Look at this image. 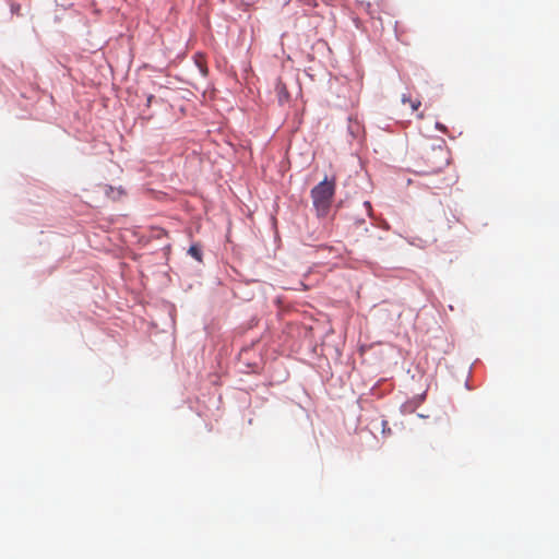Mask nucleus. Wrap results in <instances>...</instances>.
<instances>
[{
  "label": "nucleus",
  "instance_id": "1",
  "mask_svg": "<svg viewBox=\"0 0 559 559\" xmlns=\"http://www.w3.org/2000/svg\"><path fill=\"white\" fill-rule=\"evenodd\" d=\"M335 178L325 177L312 188L311 199L319 216H325L328 214L335 194Z\"/></svg>",
  "mask_w": 559,
  "mask_h": 559
},
{
  "label": "nucleus",
  "instance_id": "2",
  "mask_svg": "<svg viewBox=\"0 0 559 559\" xmlns=\"http://www.w3.org/2000/svg\"><path fill=\"white\" fill-rule=\"evenodd\" d=\"M425 167L423 174L431 175L443 170L450 163V152L444 145L426 148L421 155Z\"/></svg>",
  "mask_w": 559,
  "mask_h": 559
},
{
  "label": "nucleus",
  "instance_id": "3",
  "mask_svg": "<svg viewBox=\"0 0 559 559\" xmlns=\"http://www.w3.org/2000/svg\"><path fill=\"white\" fill-rule=\"evenodd\" d=\"M188 253L197 261H199V262L202 261V250L198 243L190 246Z\"/></svg>",
  "mask_w": 559,
  "mask_h": 559
},
{
  "label": "nucleus",
  "instance_id": "4",
  "mask_svg": "<svg viewBox=\"0 0 559 559\" xmlns=\"http://www.w3.org/2000/svg\"><path fill=\"white\" fill-rule=\"evenodd\" d=\"M408 104H409V106H411L412 112L417 111V110H418V108H419V107H420V105H421L420 100H418V99H415V100H414V99H412Z\"/></svg>",
  "mask_w": 559,
  "mask_h": 559
},
{
  "label": "nucleus",
  "instance_id": "5",
  "mask_svg": "<svg viewBox=\"0 0 559 559\" xmlns=\"http://www.w3.org/2000/svg\"><path fill=\"white\" fill-rule=\"evenodd\" d=\"M197 64H198L200 71H201V73L203 75H206V73H207L206 67L200 60H198V59H197Z\"/></svg>",
  "mask_w": 559,
  "mask_h": 559
},
{
  "label": "nucleus",
  "instance_id": "6",
  "mask_svg": "<svg viewBox=\"0 0 559 559\" xmlns=\"http://www.w3.org/2000/svg\"><path fill=\"white\" fill-rule=\"evenodd\" d=\"M412 100L411 96L403 94L402 95V102L403 104H408Z\"/></svg>",
  "mask_w": 559,
  "mask_h": 559
},
{
  "label": "nucleus",
  "instance_id": "7",
  "mask_svg": "<svg viewBox=\"0 0 559 559\" xmlns=\"http://www.w3.org/2000/svg\"><path fill=\"white\" fill-rule=\"evenodd\" d=\"M436 126H437V128H438L439 130H441V131H445V127H444L443 124H441V123H437Z\"/></svg>",
  "mask_w": 559,
  "mask_h": 559
},
{
  "label": "nucleus",
  "instance_id": "8",
  "mask_svg": "<svg viewBox=\"0 0 559 559\" xmlns=\"http://www.w3.org/2000/svg\"><path fill=\"white\" fill-rule=\"evenodd\" d=\"M273 225L276 227V218L273 217Z\"/></svg>",
  "mask_w": 559,
  "mask_h": 559
}]
</instances>
